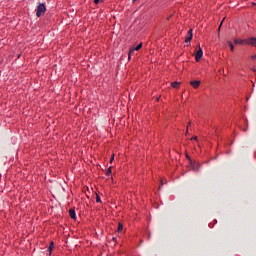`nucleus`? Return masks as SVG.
<instances>
[{
	"instance_id": "obj_1",
	"label": "nucleus",
	"mask_w": 256,
	"mask_h": 256,
	"mask_svg": "<svg viewBox=\"0 0 256 256\" xmlns=\"http://www.w3.org/2000/svg\"><path fill=\"white\" fill-rule=\"evenodd\" d=\"M45 11H47V7H45V4H39L36 9V16L43 17V15H45Z\"/></svg>"
},
{
	"instance_id": "obj_2",
	"label": "nucleus",
	"mask_w": 256,
	"mask_h": 256,
	"mask_svg": "<svg viewBox=\"0 0 256 256\" xmlns=\"http://www.w3.org/2000/svg\"><path fill=\"white\" fill-rule=\"evenodd\" d=\"M142 47H143V43H140L136 47L130 48L129 53H128V59H131V55H133V53H135V51H139Z\"/></svg>"
},
{
	"instance_id": "obj_3",
	"label": "nucleus",
	"mask_w": 256,
	"mask_h": 256,
	"mask_svg": "<svg viewBox=\"0 0 256 256\" xmlns=\"http://www.w3.org/2000/svg\"><path fill=\"white\" fill-rule=\"evenodd\" d=\"M202 57H203V49H201V47H199V49L197 50L196 55H195V61L196 62L201 61Z\"/></svg>"
},
{
	"instance_id": "obj_4",
	"label": "nucleus",
	"mask_w": 256,
	"mask_h": 256,
	"mask_svg": "<svg viewBox=\"0 0 256 256\" xmlns=\"http://www.w3.org/2000/svg\"><path fill=\"white\" fill-rule=\"evenodd\" d=\"M246 45H250L251 47H256V37H250L246 39Z\"/></svg>"
},
{
	"instance_id": "obj_5",
	"label": "nucleus",
	"mask_w": 256,
	"mask_h": 256,
	"mask_svg": "<svg viewBox=\"0 0 256 256\" xmlns=\"http://www.w3.org/2000/svg\"><path fill=\"white\" fill-rule=\"evenodd\" d=\"M190 85L191 87H193V89H199V86L201 85V81L199 80L190 81Z\"/></svg>"
},
{
	"instance_id": "obj_6",
	"label": "nucleus",
	"mask_w": 256,
	"mask_h": 256,
	"mask_svg": "<svg viewBox=\"0 0 256 256\" xmlns=\"http://www.w3.org/2000/svg\"><path fill=\"white\" fill-rule=\"evenodd\" d=\"M247 39H239V38H236V39H234V43L236 44V45H247Z\"/></svg>"
},
{
	"instance_id": "obj_7",
	"label": "nucleus",
	"mask_w": 256,
	"mask_h": 256,
	"mask_svg": "<svg viewBox=\"0 0 256 256\" xmlns=\"http://www.w3.org/2000/svg\"><path fill=\"white\" fill-rule=\"evenodd\" d=\"M192 39H193V29H190L188 31V36L186 37L185 41H186V43H191Z\"/></svg>"
},
{
	"instance_id": "obj_8",
	"label": "nucleus",
	"mask_w": 256,
	"mask_h": 256,
	"mask_svg": "<svg viewBox=\"0 0 256 256\" xmlns=\"http://www.w3.org/2000/svg\"><path fill=\"white\" fill-rule=\"evenodd\" d=\"M69 216L71 217V219H77V214L75 213V209H70L69 210Z\"/></svg>"
},
{
	"instance_id": "obj_9",
	"label": "nucleus",
	"mask_w": 256,
	"mask_h": 256,
	"mask_svg": "<svg viewBox=\"0 0 256 256\" xmlns=\"http://www.w3.org/2000/svg\"><path fill=\"white\" fill-rule=\"evenodd\" d=\"M181 85L180 82L175 81L171 83V87H173V89H179V86Z\"/></svg>"
},
{
	"instance_id": "obj_10",
	"label": "nucleus",
	"mask_w": 256,
	"mask_h": 256,
	"mask_svg": "<svg viewBox=\"0 0 256 256\" xmlns=\"http://www.w3.org/2000/svg\"><path fill=\"white\" fill-rule=\"evenodd\" d=\"M55 247V244L52 242L50 243L49 247H48V252H49V255H51V253H53V249Z\"/></svg>"
},
{
	"instance_id": "obj_11",
	"label": "nucleus",
	"mask_w": 256,
	"mask_h": 256,
	"mask_svg": "<svg viewBox=\"0 0 256 256\" xmlns=\"http://www.w3.org/2000/svg\"><path fill=\"white\" fill-rule=\"evenodd\" d=\"M118 233H121L123 231V224L119 223L117 228Z\"/></svg>"
},
{
	"instance_id": "obj_12",
	"label": "nucleus",
	"mask_w": 256,
	"mask_h": 256,
	"mask_svg": "<svg viewBox=\"0 0 256 256\" xmlns=\"http://www.w3.org/2000/svg\"><path fill=\"white\" fill-rule=\"evenodd\" d=\"M228 44H229L231 51H235V46H233V43L231 41H229Z\"/></svg>"
},
{
	"instance_id": "obj_13",
	"label": "nucleus",
	"mask_w": 256,
	"mask_h": 256,
	"mask_svg": "<svg viewBox=\"0 0 256 256\" xmlns=\"http://www.w3.org/2000/svg\"><path fill=\"white\" fill-rule=\"evenodd\" d=\"M109 175H111V167H109L106 171V177H109Z\"/></svg>"
},
{
	"instance_id": "obj_14",
	"label": "nucleus",
	"mask_w": 256,
	"mask_h": 256,
	"mask_svg": "<svg viewBox=\"0 0 256 256\" xmlns=\"http://www.w3.org/2000/svg\"><path fill=\"white\" fill-rule=\"evenodd\" d=\"M96 203H101V197L99 195H96Z\"/></svg>"
},
{
	"instance_id": "obj_15",
	"label": "nucleus",
	"mask_w": 256,
	"mask_h": 256,
	"mask_svg": "<svg viewBox=\"0 0 256 256\" xmlns=\"http://www.w3.org/2000/svg\"><path fill=\"white\" fill-rule=\"evenodd\" d=\"M113 161H115V154H112V157L110 159V163H113Z\"/></svg>"
},
{
	"instance_id": "obj_16",
	"label": "nucleus",
	"mask_w": 256,
	"mask_h": 256,
	"mask_svg": "<svg viewBox=\"0 0 256 256\" xmlns=\"http://www.w3.org/2000/svg\"><path fill=\"white\" fill-rule=\"evenodd\" d=\"M191 141H197V136L192 137Z\"/></svg>"
},
{
	"instance_id": "obj_17",
	"label": "nucleus",
	"mask_w": 256,
	"mask_h": 256,
	"mask_svg": "<svg viewBox=\"0 0 256 256\" xmlns=\"http://www.w3.org/2000/svg\"><path fill=\"white\" fill-rule=\"evenodd\" d=\"M101 0H94L95 5L99 4Z\"/></svg>"
},
{
	"instance_id": "obj_18",
	"label": "nucleus",
	"mask_w": 256,
	"mask_h": 256,
	"mask_svg": "<svg viewBox=\"0 0 256 256\" xmlns=\"http://www.w3.org/2000/svg\"><path fill=\"white\" fill-rule=\"evenodd\" d=\"M251 59H256V55L251 56Z\"/></svg>"
},
{
	"instance_id": "obj_19",
	"label": "nucleus",
	"mask_w": 256,
	"mask_h": 256,
	"mask_svg": "<svg viewBox=\"0 0 256 256\" xmlns=\"http://www.w3.org/2000/svg\"><path fill=\"white\" fill-rule=\"evenodd\" d=\"M164 184H163V181H161V186H163Z\"/></svg>"
},
{
	"instance_id": "obj_20",
	"label": "nucleus",
	"mask_w": 256,
	"mask_h": 256,
	"mask_svg": "<svg viewBox=\"0 0 256 256\" xmlns=\"http://www.w3.org/2000/svg\"><path fill=\"white\" fill-rule=\"evenodd\" d=\"M223 24V21L221 22V24L220 25H222Z\"/></svg>"
},
{
	"instance_id": "obj_21",
	"label": "nucleus",
	"mask_w": 256,
	"mask_h": 256,
	"mask_svg": "<svg viewBox=\"0 0 256 256\" xmlns=\"http://www.w3.org/2000/svg\"><path fill=\"white\" fill-rule=\"evenodd\" d=\"M223 24V21L221 22V24L220 25H222Z\"/></svg>"
}]
</instances>
